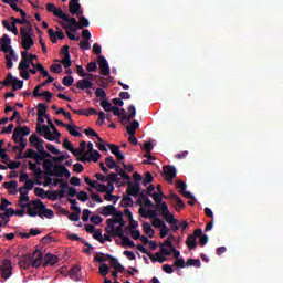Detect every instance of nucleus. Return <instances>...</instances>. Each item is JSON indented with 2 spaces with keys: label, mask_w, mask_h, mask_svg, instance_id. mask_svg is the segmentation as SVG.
I'll return each mask as SVG.
<instances>
[{
  "label": "nucleus",
  "mask_w": 283,
  "mask_h": 283,
  "mask_svg": "<svg viewBox=\"0 0 283 283\" xmlns=\"http://www.w3.org/2000/svg\"><path fill=\"white\" fill-rule=\"evenodd\" d=\"M64 216H67L71 222H78V220H81V212L70 213L67 210H64Z\"/></svg>",
  "instance_id": "nucleus-36"
},
{
  "label": "nucleus",
  "mask_w": 283,
  "mask_h": 283,
  "mask_svg": "<svg viewBox=\"0 0 283 283\" xmlns=\"http://www.w3.org/2000/svg\"><path fill=\"white\" fill-rule=\"evenodd\" d=\"M29 143H30L31 147L36 148V150L45 149V147L43 146V145H45V140L39 138V136L36 134H32L29 137Z\"/></svg>",
  "instance_id": "nucleus-12"
},
{
  "label": "nucleus",
  "mask_w": 283,
  "mask_h": 283,
  "mask_svg": "<svg viewBox=\"0 0 283 283\" xmlns=\"http://www.w3.org/2000/svg\"><path fill=\"white\" fill-rule=\"evenodd\" d=\"M12 59L13 61H17V53H13V55H6L8 70H12V67L14 66V63H12Z\"/></svg>",
  "instance_id": "nucleus-45"
},
{
  "label": "nucleus",
  "mask_w": 283,
  "mask_h": 283,
  "mask_svg": "<svg viewBox=\"0 0 283 283\" xmlns=\"http://www.w3.org/2000/svg\"><path fill=\"white\" fill-rule=\"evenodd\" d=\"M32 32H33V29H32V25H27V27H21L20 28V35L23 38H27V36H32Z\"/></svg>",
  "instance_id": "nucleus-33"
},
{
  "label": "nucleus",
  "mask_w": 283,
  "mask_h": 283,
  "mask_svg": "<svg viewBox=\"0 0 283 283\" xmlns=\"http://www.w3.org/2000/svg\"><path fill=\"white\" fill-rule=\"evenodd\" d=\"M122 242H123V244H125L126 247H129L130 249H136V243L134 241H132V239H129V237H123Z\"/></svg>",
  "instance_id": "nucleus-52"
},
{
  "label": "nucleus",
  "mask_w": 283,
  "mask_h": 283,
  "mask_svg": "<svg viewBox=\"0 0 283 283\" xmlns=\"http://www.w3.org/2000/svg\"><path fill=\"white\" fill-rule=\"evenodd\" d=\"M150 182H154V176L151 175V172H146L142 184L144 185V187H147Z\"/></svg>",
  "instance_id": "nucleus-49"
},
{
  "label": "nucleus",
  "mask_w": 283,
  "mask_h": 283,
  "mask_svg": "<svg viewBox=\"0 0 283 283\" xmlns=\"http://www.w3.org/2000/svg\"><path fill=\"white\" fill-rule=\"evenodd\" d=\"M36 156H39V153L34 149H28L27 153H24V158H30L32 160H36Z\"/></svg>",
  "instance_id": "nucleus-55"
},
{
  "label": "nucleus",
  "mask_w": 283,
  "mask_h": 283,
  "mask_svg": "<svg viewBox=\"0 0 283 283\" xmlns=\"http://www.w3.org/2000/svg\"><path fill=\"white\" fill-rule=\"evenodd\" d=\"M186 245L188 247V249L190 251H193V249H196V247H198L196 235L189 234L187 240H186Z\"/></svg>",
  "instance_id": "nucleus-24"
},
{
  "label": "nucleus",
  "mask_w": 283,
  "mask_h": 283,
  "mask_svg": "<svg viewBox=\"0 0 283 283\" xmlns=\"http://www.w3.org/2000/svg\"><path fill=\"white\" fill-rule=\"evenodd\" d=\"M106 224L108 229H114V224H118V227H125V224H127V221L125 219L119 218H111L106 220Z\"/></svg>",
  "instance_id": "nucleus-19"
},
{
  "label": "nucleus",
  "mask_w": 283,
  "mask_h": 283,
  "mask_svg": "<svg viewBox=\"0 0 283 283\" xmlns=\"http://www.w3.org/2000/svg\"><path fill=\"white\" fill-rule=\"evenodd\" d=\"M63 56H64L63 60H55V63H62V65H64V67L66 70H67V67H72V57H71L70 53H66Z\"/></svg>",
  "instance_id": "nucleus-31"
},
{
  "label": "nucleus",
  "mask_w": 283,
  "mask_h": 283,
  "mask_svg": "<svg viewBox=\"0 0 283 283\" xmlns=\"http://www.w3.org/2000/svg\"><path fill=\"white\" fill-rule=\"evenodd\" d=\"M163 218L168 222V224H178V219H176L171 212H167Z\"/></svg>",
  "instance_id": "nucleus-40"
},
{
  "label": "nucleus",
  "mask_w": 283,
  "mask_h": 283,
  "mask_svg": "<svg viewBox=\"0 0 283 283\" xmlns=\"http://www.w3.org/2000/svg\"><path fill=\"white\" fill-rule=\"evenodd\" d=\"M69 12L73 15H81L83 14V9H81V3L78 2H70L69 3Z\"/></svg>",
  "instance_id": "nucleus-21"
},
{
  "label": "nucleus",
  "mask_w": 283,
  "mask_h": 283,
  "mask_svg": "<svg viewBox=\"0 0 283 283\" xmlns=\"http://www.w3.org/2000/svg\"><path fill=\"white\" fill-rule=\"evenodd\" d=\"M34 189V181L28 180L24 186L20 187V191H32Z\"/></svg>",
  "instance_id": "nucleus-46"
},
{
  "label": "nucleus",
  "mask_w": 283,
  "mask_h": 283,
  "mask_svg": "<svg viewBox=\"0 0 283 283\" xmlns=\"http://www.w3.org/2000/svg\"><path fill=\"white\" fill-rule=\"evenodd\" d=\"M90 220L93 224L98 226L103 222V217H101L98 214H94V216H91Z\"/></svg>",
  "instance_id": "nucleus-62"
},
{
  "label": "nucleus",
  "mask_w": 283,
  "mask_h": 283,
  "mask_svg": "<svg viewBox=\"0 0 283 283\" xmlns=\"http://www.w3.org/2000/svg\"><path fill=\"white\" fill-rule=\"evenodd\" d=\"M136 249H137V251H140V253H144L145 255H148V258H149V260L151 262H156L157 261L156 256L151 252L147 251V248L145 245L137 244Z\"/></svg>",
  "instance_id": "nucleus-26"
},
{
  "label": "nucleus",
  "mask_w": 283,
  "mask_h": 283,
  "mask_svg": "<svg viewBox=\"0 0 283 283\" xmlns=\"http://www.w3.org/2000/svg\"><path fill=\"white\" fill-rule=\"evenodd\" d=\"M25 136H30V128L28 126L21 127L18 126L13 130V140L14 143L19 142V138H25Z\"/></svg>",
  "instance_id": "nucleus-9"
},
{
  "label": "nucleus",
  "mask_w": 283,
  "mask_h": 283,
  "mask_svg": "<svg viewBox=\"0 0 283 283\" xmlns=\"http://www.w3.org/2000/svg\"><path fill=\"white\" fill-rule=\"evenodd\" d=\"M32 205L34 209H38L40 211L39 218H48V220H52L54 218V211L50 208L45 207V203L41 200H32Z\"/></svg>",
  "instance_id": "nucleus-2"
},
{
  "label": "nucleus",
  "mask_w": 283,
  "mask_h": 283,
  "mask_svg": "<svg viewBox=\"0 0 283 283\" xmlns=\"http://www.w3.org/2000/svg\"><path fill=\"white\" fill-rule=\"evenodd\" d=\"M77 19L80 20L77 23L78 30H83V28H90V20L85 18V15L80 14L77 15Z\"/></svg>",
  "instance_id": "nucleus-32"
},
{
  "label": "nucleus",
  "mask_w": 283,
  "mask_h": 283,
  "mask_svg": "<svg viewBox=\"0 0 283 283\" xmlns=\"http://www.w3.org/2000/svg\"><path fill=\"white\" fill-rule=\"evenodd\" d=\"M98 65L103 76H109V74H112V71L109 70V63H107V59H105V56H98Z\"/></svg>",
  "instance_id": "nucleus-11"
},
{
  "label": "nucleus",
  "mask_w": 283,
  "mask_h": 283,
  "mask_svg": "<svg viewBox=\"0 0 283 283\" xmlns=\"http://www.w3.org/2000/svg\"><path fill=\"white\" fill-rule=\"evenodd\" d=\"M36 132L40 134V136H44L45 140H50V143H54V140H59V137L56 135L52 134V130H50V126L38 124L36 125Z\"/></svg>",
  "instance_id": "nucleus-4"
},
{
  "label": "nucleus",
  "mask_w": 283,
  "mask_h": 283,
  "mask_svg": "<svg viewBox=\"0 0 283 283\" xmlns=\"http://www.w3.org/2000/svg\"><path fill=\"white\" fill-rule=\"evenodd\" d=\"M53 14L54 17H57V19H62V21L66 20L70 17L65 14V12H63V9L61 8H55Z\"/></svg>",
  "instance_id": "nucleus-44"
},
{
  "label": "nucleus",
  "mask_w": 283,
  "mask_h": 283,
  "mask_svg": "<svg viewBox=\"0 0 283 283\" xmlns=\"http://www.w3.org/2000/svg\"><path fill=\"white\" fill-rule=\"evenodd\" d=\"M43 169L48 176H52L54 169V163H52V159H45L43 163Z\"/></svg>",
  "instance_id": "nucleus-27"
},
{
  "label": "nucleus",
  "mask_w": 283,
  "mask_h": 283,
  "mask_svg": "<svg viewBox=\"0 0 283 283\" xmlns=\"http://www.w3.org/2000/svg\"><path fill=\"white\" fill-rule=\"evenodd\" d=\"M86 70L87 72H96V70H98V64L96 62H90L86 65Z\"/></svg>",
  "instance_id": "nucleus-64"
},
{
  "label": "nucleus",
  "mask_w": 283,
  "mask_h": 283,
  "mask_svg": "<svg viewBox=\"0 0 283 283\" xmlns=\"http://www.w3.org/2000/svg\"><path fill=\"white\" fill-rule=\"evenodd\" d=\"M175 186L177 189H179V192H181V193L187 190V184H185V181H182V180L176 181Z\"/></svg>",
  "instance_id": "nucleus-57"
},
{
  "label": "nucleus",
  "mask_w": 283,
  "mask_h": 283,
  "mask_svg": "<svg viewBox=\"0 0 283 283\" xmlns=\"http://www.w3.org/2000/svg\"><path fill=\"white\" fill-rule=\"evenodd\" d=\"M106 182H111V184L115 182V185H120V178H118L117 174L111 172L106 177Z\"/></svg>",
  "instance_id": "nucleus-37"
},
{
  "label": "nucleus",
  "mask_w": 283,
  "mask_h": 283,
  "mask_svg": "<svg viewBox=\"0 0 283 283\" xmlns=\"http://www.w3.org/2000/svg\"><path fill=\"white\" fill-rule=\"evenodd\" d=\"M139 216H142V218H149L150 220H155L156 218H158V211L154 210V209L147 210V209L140 207Z\"/></svg>",
  "instance_id": "nucleus-15"
},
{
  "label": "nucleus",
  "mask_w": 283,
  "mask_h": 283,
  "mask_svg": "<svg viewBox=\"0 0 283 283\" xmlns=\"http://www.w3.org/2000/svg\"><path fill=\"white\" fill-rule=\"evenodd\" d=\"M66 129L71 136H74L75 138H81L83 134H81L78 130H76V125H69L66 126Z\"/></svg>",
  "instance_id": "nucleus-38"
},
{
  "label": "nucleus",
  "mask_w": 283,
  "mask_h": 283,
  "mask_svg": "<svg viewBox=\"0 0 283 283\" xmlns=\"http://www.w3.org/2000/svg\"><path fill=\"white\" fill-rule=\"evenodd\" d=\"M43 264V252L36 249L33 254H27L19 261L20 269L28 270L30 266L39 269Z\"/></svg>",
  "instance_id": "nucleus-1"
},
{
  "label": "nucleus",
  "mask_w": 283,
  "mask_h": 283,
  "mask_svg": "<svg viewBox=\"0 0 283 283\" xmlns=\"http://www.w3.org/2000/svg\"><path fill=\"white\" fill-rule=\"evenodd\" d=\"M32 201L31 202H28V203H21L20 207L21 209H28L27 213L28 216H30V218H36V216H39L40 212H36L39 211V209H35L34 206L32 208Z\"/></svg>",
  "instance_id": "nucleus-16"
},
{
  "label": "nucleus",
  "mask_w": 283,
  "mask_h": 283,
  "mask_svg": "<svg viewBox=\"0 0 283 283\" xmlns=\"http://www.w3.org/2000/svg\"><path fill=\"white\" fill-rule=\"evenodd\" d=\"M143 230H144V233H146V235H148V238H154V235H156V230H154V228H151L150 222H144Z\"/></svg>",
  "instance_id": "nucleus-25"
},
{
  "label": "nucleus",
  "mask_w": 283,
  "mask_h": 283,
  "mask_svg": "<svg viewBox=\"0 0 283 283\" xmlns=\"http://www.w3.org/2000/svg\"><path fill=\"white\" fill-rule=\"evenodd\" d=\"M106 167H108V169H115V171H118L120 169V166L118 164H116V161L114 160V157L109 156L106 157Z\"/></svg>",
  "instance_id": "nucleus-30"
},
{
  "label": "nucleus",
  "mask_w": 283,
  "mask_h": 283,
  "mask_svg": "<svg viewBox=\"0 0 283 283\" xmlns=\"http://www.w3.org/2000/svg\"><path fill=\"white\" fill-rule=\"evenodd\" d=\"M2 85H4V87H10V85H12L13 92H17V90H23V81L13 77L12 73L7 74V77L2 81Z\"/></svg>",
  "instance_id": "nucleus-3"
},
{
  "label": "nucleus",
  "mask_w": 283,
  "mask_h": 283,
  "mask_svg": "<svg viewBox=\"0 0 283 283\" xmlns=\"http://www.w3.org/2000/svg\"><path fill=\"white\" fill-rule=\"evenodd\" d=\"M59 262V256L52 254V253H46L44 256V264H51V266H54Z\"/></svg>",
  "instance_id": "nucleus-29"
},
{
  "label": "nucleus",
  "mask_w": 283,
  "mask_h": 283,
  "mask_svg": "<svg viewBox=\"0 0 283 283\" xmlns=\"http://www.w3.org/2000/svg\"><path fill=\"white\" fill-rule=\"evenodd\" d=\"M157 209L161 211V216H166L167 213H169V206H167V202L165 201L157 206Z\"/></svg>",
  "instance_id": "nucleus-51"
},
{
  "label": "nucleus",
  "mask_w": 283,
  "mask_h": 283,
  "mask_svg": "<svg viewBox=\"0 0 283 283\" xmlns=\"http://www.w3.org/2000/svg\"><path fill=\"white\" fill-rule=\"evenodd\" d=\"M30 69V64L28 63V60H21L18 66V70L20 72L28 71Z\"/></svg>",
  "instance_id": "nucleus-58"
},
{
  "label": "nucleus",
  "mask_w": 283,
  "mask_h": 283,
  "mask_svg": "<svg viewBox=\"0 0 283 283\" xmlns=\"http://www.w3.org/2000/svg\"><path fill=\"white\" fill-rule=\"evenodd\" d=\"M98 213H101V216H112L115 211V207L112 206V205H108V206H104L102 208H98Z\"/></svg>",
  "instance_id": "nucleus-23"
},
{
  "label": "nucleus",
  "mask_w": 283,
  "mask_h": 283,
  "mask_svg": "<svg viewBox=\"0 0 283 283\" xmlns=\"http://www.w3.org/2000/svg\"><path fill=\"white\" fill-rule=\"evenodd\" d=\"M34 193H35V196H38V198H45V196H46L45 189H43L41 187L34 188Z\"/></svg>",
  "instance_id": "nucleus-63"
},
{
  "label": "nucleus",
  "mask_w": 283,
  "mask_h": 283,
  "mask_svg": "<svg viewBox=\"0 0 283 283\" xmlns=\"http://www.w3.org/2000/svg\"><path fill=\"white\" fill-rule=\"evenodd\" d=\"M136 116V106L129 105L128 106V117H124L127 119V122H132V118Z\"/></svg>",
  "instance_id": "nucleus-50"
},
{
  "label": "nucleus",
  "mask_w": 283,
  "mask_h": 283,
  "mask_svg": "<svg viewBox=\"0 0 283 283\" xmlns=\"http://www.w3.org/2000/svg\"><path fill=\"white\" fill-rule=\"evenodd\" d=\"M93 189H96L98 193H107V187L103 184H98V181H96L95 186H93Z\"/></svg>",
  "instance_id": "nucleus-54"
},
{
  "label": "nucleus",
  "mask_w": 283,
  "mask_h": 283,
  "mask_svg": "<svg viewBox=\"0 0 283 283\" xmlns=\"http://www.w3.org/2000/svg\"><path fill=\"white\" fill-rule=\"evenodd\" d=\"M94 240H97V242H101V244H105V239L103 238V232L101 230H97L93 234Z\"/></svg>",
  "instance_id": "nucleus-59"
},
{
  "label": "nucleus",
  "mask_w": 283,
  "mask_h": 283,
  "mask_svg": "<svg viewBox=\"0 0 283 283\" xmlns=\"http://www.w3.org/2000/svg\"><path fill=\"white\" fill-rule=\"evenodd\" d=\"M176 176H177L176 167H174V166H164L163 177L170 185L174 182V178H176Z\"/></svg>",
  "instance_id": "nucleus-10"
},
{
  "label": "nucleus",
  "mask_w": 283,
  "mask_h": 283,
  "mask_svg": "<svg viewBox=\"0 0 283 283\" xmlns=\"http://www.w3.org/2000/svg\"><path fill=\"white\" fill-rule=\"evenodd\" d=\"M45 198H48L49 200H52L53 202L59 200V198L63 199L65 198V190H48Z\"/></svg>",
  "instance_id": "nucleus-14"
},
{
  "label": "nucleus",
  "mask_w": 283,
  "mask_h": 283,
  "mask_svg": "<svg viewBox=\"0 0 283 283\" xmlns=\"http://www.w3.org/2000/svg\"><path fill=\"white\" fill-rule=\"evenodd\" d=\"M167 226L165 223V221H163V219L156 217L155 219H153V227H155V229H163V227Z\"/></svg>",
  "instance_id": "nucleus-48"
},
{
  "label": "nucleus",
  "mask_w": 283,
  "mask_h": 283,
  "mask_svg": "<svg viewBox=\"0 0 283 283\" xmlns=\"http://www.w3.org/2000/svg\"><path fill=\"white\" fill-rule=\"evenodd\" d=\"M77 90H92L94 87V82L90 81V78H82L76 83Z\"/></svg>",
  "instance_id": "nucleus-18"
},
{
  "label": "nucleus",
  "mask_w": 283,
  "mask_h": 283,
  "mask_svg": "<svg viewBox=\"0 0 283 283\" xmlns=\"http://www.w3.org/2000/svg\"><path fill=\"white\" fill-rule=\"evenodd\" d=\"M4 189H17L19 187V184L15 180L7 181L3 184Z\"/></svg>",
  "instance_id": "nucleus-60"
},
{
  "label": "nucleus",
  "mask_w": 283,
  "mask_h": 283,
  "mask_svg": "<svg viewBox=\"0 0 283 283\" xmlns=\"http://www.w3.org/2000/svg\"><path fill=\"white\" fill-rule=\"evenodd\" d=\"M48 32L49 36H57L60 41H63V39H65V33H63V31L61 30L54 32V29H49Z\"/></svg>",
  "instance_id": "nucleus-39"
},
{
  "label": "nucleus",
  "mask_w": 283,
  "mask_h": 283,
  "mask_svg": "<svg viewBox=\"0 0 283 283\" xmlns=\"http://www.w3.org/2000/svg\"><path fill=\"white\" fill-rule=\"evenodd\" d=\"M0 273L3 280H8L12 275V261L10 259H4L0 265Z\"/></svg>",
  "instance_id": "nucleus-6"
},
{
  "label": "nucleus",
  "mask_w": 283,
  "mask_h": 283,
  "mask_svg": "<svg viewBox=\"0 0 283 283\" xmlns=\"http://www.w3.org/2000/svg\"><path fill=\"white\" fill-rule=\"evenodd\" d=\"M65 166L63 165H56L53 167V174L51 176H55L56 178H63V170Z\"/></svg>",
  "instance_id": "nucleus-35"
},
{
  "label": "nucleus",
  "mask_w": 283,
  "mask_h": 283,
  "mask_svg": "<svg viewBox=\"0 0 283 283\" xmlns=\"http://www.w3.org/2000/svg\"><path fill=\"white\" fill-rule=\"evenodd\" d=\"M45 158H52V155L45 150V148H40L38 155L35 156V163H43Z\"/></svg>",
  "instance_id": "nucleus-22"
},
{
  "label": "nucleus",
  "mask_w": 283,
  "mask_h": 283,
  "mask_svg": "<svg viewBox=\"0 0 283 283\" xmlns=\"http://www.w3.org/2000/svg\"><path fill=\"white\" fill-rule=\"evenodd\" d=\"M186 266H196V269H200V266H202V263L200 262V259H188L186 262Z\"/></svg>",
  "instance_id": "nucleus-42"
},
{
  "label": "nucleus",
  "mask_w": 283,
  "mask_h": 283,
  "mask_svg": "<svg viewBox=\"0 0 283 283\" xmlns=\"http://www.w3.org/2000/svg\"><path fill=\"white\" fill-rule=\"evenodd\" d=\"M38 115L45 116V118H48V105L43 103L38 104Z\"/></svg>",
  "instance_id": "nucleus-43"
},
{
  "label": "nucleus",
  "mask_w": 283,
  "mask_h": 283,
  "mask_svg": "<svg viewBox=\"0 0 283 283\" xmlns=\"http://www.w3.org/2000/svg\"><path fill=\"white\" fill-rule=\"evenodd\" d=\"M107 273H109V265H107L106 263H103L99 265V274L103 275V277H105V275H107Z\"/></svg>",
  "instance_id": "nucleus-61"
},
{
  "label": "nucleus",
  "mask_w": 283,
  "mask_h": 283,
  "mask_svg": "<svg viewBox=\"0 0 283 283\" xmlns=\"http://www.w3.org/2000/svg\"><path fill=\"white\" fill-rule=\"evenodd\" d=\"M104 200H106L107 202H114V205H116V202L120 200V196H116L114 195V192H106L104 195Z\"/></svg>",
  "instance_id": "nucleus-34"
},
{
  "label": "nucleus",
  "mask_w": 283,
  "mask_h": 283,
  "mask_svg": "<svg viewBox=\"0 0 283 283\" xmlns=\"http://www.w3.org/2000/svg\"><path fill=\"white\" fill-rule=\"evenodd\" d=\"M140 193V186L138 184H133L132 180L128 181V188L126 189V196H133L134 198H138Z\"/></svg>",
  "instance_id": "nucleus-13"
},
{
  "label": "nucleus",
  "mask_w": 283,
  "mask_h": 283,
  "mask_svg": "<svg viewBox=\"0 0 283 283\" xmlns=\"http://www.w3.org/2000/svg\"><path fill=\"white\" fill-rule=\"evenodd\" d=\"M97 85L99 87H103L104 90L109 87V82L107 81V78L103 77V76H98L97 75Z\"/></svg>",
  "instance_id": "nucleus-47"
},
{
  "label": "nucleus",
  "mask_w": 283,
  "mask_h": 283,
  "mask_svg": "<svg viewBox=\"0 0 283 283\" xmlns=\"http://www.w3.org/2000/svg\"><path fill=\"white\" fill-rule=\"evenodd\" d=\"M61 28L65 30L66 32H72L73 34L78 32V22L76 21V18H67L64 20V22H60Z\"/></svg>",
  "instance_id": "nucleus-5"
},
{
  "label": "nucleus",
  "mask_w": 283,
  "mask_h": 283,
  "mask_svg": "<svg viewBox=\"0 0 283 283\" xmlns=\"http://www.w3.org/2000/svg\"><path fill=\"white\" fill-rule=\"evenodd\" d=\"M169 199L177 205L176 211H180V209H185V207H187V205H185V201H182V199L175 192H171L169 195Z\"/></svg>",
  "instance_id": "nucleus-17"
},
{
  "label": "nucleus",
  "mask_w": 283,
  "mask_h": 283,
  "mask_svg": "<svg viewBox=\"0 0 283 283\" xmlns=\"http://www.w3.org/2000/svg\"><path fill=\"white\" fill-rule=\"evenodd\" d=\"M101 107H103L104 112H112V108L114 106H112V103H109V101L104 99L101 102Z\"/></svg>",
  "instance_id": "nucleus-56"
},
{
  "label": "nucleus",
  "mask_w": 283,
  "mask_h": 283,
  "mask_svg": "<svg viewBox=\"0 0 283 283\" xmlns=\"http://www.w3.org/2000/svg\"><path fill=\"white\" fill-rule=\"evenodd\" d=\"M2 43H1V50L4 52V54H9L10 56H14V50L12 49V46L10 45L12 43V40L10 39V36H8V34H4L1 39Z\"/></svg>",
  "instance_id": "nucleus-8"
},
{
  "label": "nucleus",
  "mask_w": 283,
  "mask_h": 283,
  "mask_svg": "<svg viewBox=\"0 0 283 283\" xmlns=\"http://www.w3.org/2000/svg\"><path fill=\"white\" fill-rule=\"evenodd\" d=\"M106 231L107 233H113L115 238H120V240L125 238V230H123L122 226H117V227L113 226V229L111 230L109 228H106Z\"/></svg>",
  "instance_id": "nucleus-20"
},
{
  "label": "nucleus",
  "mask_w": 283,
  "mask_h": 283,
  "mask_svg": "<svg viewBox=\"0 0 283 283\" xmlns=\"http://www.w3.org/2000/svg\"><path fill=\"white\" fill-rule=\"evenodd\" d=\"M122 207H134V199H132V196H124L122 198Z\"/></svg>",
  "instance_id": "nucleus-41"
},
{
  "label": "nucleus",
  "mask_w": 283,
  "mask_h": 283,
  "mask_svg": "<svg viewBox=\"0 0 283 283\" xmlns=\"http://www.w3.org/2000/svg\"><path fill=\"white\" fill-rule=\"evenodd\" d=\"M62 84H63L65 87H72V85H74V77H72V76H70V75L63 77Z\"/></svg>",
  "instance_id": "nucleus-53"
},
{
  "label": "nucleus",
  "mask_w": 283,
  "mask_h": 283,
  "mask_svg": "<svg viewBox=\"0 0 283 283\" xmlns=\"http://www.w3.org/2000/svg\"><path fill=\"white\" fill-rule=\"evenodd\" d=\"M32 45H34V39H32V35L27 36V38H22V48L23 50H31Z\"/></svg>",
  "instance_id": "nucleus-28"
},
{
  "label": "nucleus",
  "mask_w": 283,
  "mask_h": 283,
  "mask_svg": "<svg viewBox=\"0 0 283 283\" xmlns=\"http://www.w3.org/2000/svg\"><path fill=\"white\" fill-rule=\"evenodd\" d=\"M105 260H109L111 262V266H113V269H116V266H118V259L112 256L111 254H105L103 252H99L96 256H95V262H99L101 264H103V262H105Z\"/></svg>",
  "instance_id": "nucleus-7"
}]
</instances>
